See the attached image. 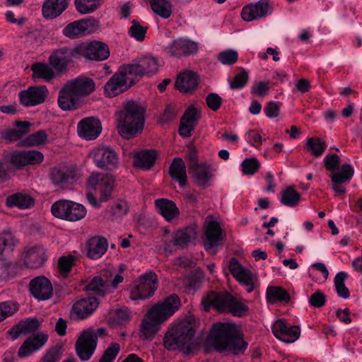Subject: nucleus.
<instances>
[{
    "label": "nucleus",
    "instance_id": "1",
    "mask_svg": "<svg viewBox=\"0 0 362 362\" xmlns=\"http://www.w3.org/2000/svg\"><path fill=\"white\" fill-rule=\"evenodd\" d=\"M206 346L218 352L228 351L238 355L244 352L247 344L238 337V330L235 325L217 322L212 325L206 339Z\"/></svg>",
    "mask_w": 362,
    "mask_h": 362
},
{
    "label": "nucleus",
    "instance_id": "2",
    "mask_svg": "<svg viewBox=\"0 0 362 362\" xmlns=\"http://www.w3.org/2000/svg\"><path fill=\"white\" fill-rule=\"evenodd\" d=\"M180 306L179 297L172 294L163 302L156 303L147 311L141 325V332L145 339L153 337L160 326L173 315Z\"/></svg>",
    "mask_w": 362,
    "mask_h": 362
},
{
    "label": "nucleus",
    "instance_id": "3",
    "mask_svg": "<svg viewBox=\"0 0 362 362\" xmlns=\"http://www.w3.org/2000/svg\"><path fill=\"white\" fill-rule=\"evenodd\" d=\"M145 109L138 103L130 100L117 112V130L124 139H129L141 133L144 127Z\"/></svg>",
    "mask_w": 362,
    "mask_h": 362
},
{
    "label": "nucleus",
    "instance_id": "4",
    "mask_svg": "<svg viewBox=\"0 0 362 362\" xmlns=\"http://www.w3.org/2000/svg\"><path fill=\"white\" fill-rule=\"evenodd\" d=\"M194 333L189 321H181L167 332L163 339L164 346L168 350H179L188 354L196 348Z\"/></svg>",
    "mask_w": 362,
    "mask_h": 362
},
{
    "label": "nucleus",
    "instance_id": "5",
    "mask_svg": "<svg viewBox=\"0 0 362 362\" xmlns=\"http://www.w3.org/2000/svg\"><path fill=\"white\" fill-rule=\"evenodd\" d=\"M202 304L205 311H209L213 307L219 313H230L238 317L243 316L247 311V307L245 304L228 293L211 292L203 298Z\"/></svg>",
    "mask_w": 362,
    "mask_h": 362
},
{
    "label": "nucleus",
    "instance_id": "6",
    "mask_svg": "<svg viewBox=\"0 0 362 362\" xmlns=\"http://www.w3.org/2000/svg\"><path fill=\"white\" fill-rule=\"evenodd\" d=\"M115 182V180L112 175L92 173L88 177V185L99 191L100 199L98 200L93 194L88 193L87 194L88 202L94 207H99L100 202L108 201L112 197Z\"/></svg>",
    "mask_w": 362,
    "mask_h": 362
},
{
    "label": "nucleus",
    "instance_id": "7",
    "mask_svg": "<svg viewBox=\"0 0 362 362\" xmlns=\"http://www.w3.org/2000/svg\"><path fill=\"white\" fill-rule=\"evenodd\" d=\"M136 82L124 64L110 78L104 86L106 97L114 98L129 89Z\"/></svg>",
    "mask_w": 362,
    "mask_h": 362
},
{
    "label": "nucleus",
    "instance_id": "8",
    "mask_svg": "<svg viewBox=\"0 0 362 362\" xmlns=\"http://www.w3.org/2000/svg\"><path fill=\"white\" fill-rule=\"evenodd\" d=\"M158 286V278L150 272L139 277L129 287V298L132 300H144L153 296Z\"/></svg>",
    "mask_w": 362,
    "mask_h": 362
},
{
    "label": "nucleus",
    "instance_id": "9",
    "mask_svg": "<svg viewBox=\"0 0 362 362\" xmlns=\"http://www.w3.org/2000/svg\"><path fill=\"white\" fill-rule=\"evenodd\" d=\"M197 232L192 228H186L177 230L170 236L168 230L164 231L163 243V251L166 256L170 255L175 248L183 249L196 239Z\"/></svg>",
    "mask_w": 362,
    "mask_h": 362
},
{
    "label": "nucleus",
    "instance_id": "10",
    "mask_svg": "<svg viewBox=\"0 0 362 362\" xmlns=\"http://www.w3.org/2000/svg\"><path fill=\"white\" fill-rule=\"evenodd\" d=\"M51 211L54 216L69 221H79L86 214V209L82 204L69 200L54 202Z\"/></svg>",
    "mask_w": 362,
    "mask_h": 362
},
{
    "label": "nucleus",
    "instance_id": "11",
    "mask_svg": "<svg viewBox=\"0 0 362 362\" xmlns=\"http://www.w3.org/2000/svg\"><path fill=\"white\" fill-rule=\"evenodd\" d=\"M228 269L233 276L245 288L247 293H252L259 286L257 275L242 266L236 258L230 259Z\"/></svg>",
    "mask_w": 362,
    "mask_h": 362
},
{
    "label": "nucleus",
    "instance_id": "12",
    "mask_svg": "<svg viewBox=\"0 0 362 362\" xmlns=\"http://www.w3.org/2000/svg\"><path fill=\"white\" fill-rule=\"evenodd\" d=\"M98 343L97 334L93 329H86L81 332L76 342V351L83 361L89 360L94 354Z\"/></svg>",
    "mask_w": 362,
    "mask_h": 362
},
{
    "label": "nucleus",
    "instance_id": "13",
    "mask_svg": "<svg viewBox=\"0 0 362 362\" xmlns=\"http://www.w3.org/2000/svg\"><path fill=\"white\" fill-rule=\"evenodd\" d=\"M77 49V46L73 48L64 47L56 49L49 57L48 61L50 66L57 72H64L73 59H79V53Z\"/></svg>",
    "mask_w": 362,
    "mask_h": 362
},
{
    "label": "nucleus",
    "instance_id": "14",
    "mask_svg": "<svg viewBox=\"0 0 362 362\" xmlns=\"http://www.w3.org/2000/svg\"><path fill=\"white\" fill-rule=\"evenodd\" d=\"M124 65L131 72V75L135 82L145 75L151 76L155 74L158 70V60L152 56L144 57L132 64Z\"/></svg>",
    "mask_w": 362,
    "mask_h": 362
},
{
    "label": "nucleus",
    "instance_id": "15",
    "mask_svg": "<svg viewBox=\"0 0 362 362\" xmlns=\"http://www.w3.org/2000/svg\"><path fill=\"white\" fill-rule=\"evenodd\" d=\"M91 154L95 165L102 169L112 170L118 165V155L111 147L102 146L94 148Z\"/></svg>",
    "mask_w": 362,
    "mask_h": 362
},
{
    "label": "nucleus",
    "instance_id": "16",
    "mask_svg": "<svg viewBox=\"0 0 362 362\" xmlns=\"http://www.w3.org/2000/svg\"><path fill=\"white\" fill-rule=\"evenodd\" d=\"M79 59L84 57L89 60L103 61L110 56L107 45L99 41L81 43L77 45Z\"/></svg>",
    "mask_w": 362,
    "mask_h": 362
},
{
    "label": "nucleus",
    "instance_id": "17",
    "mask_svg": "<svg viewBox=\"0 0 362 362\" xmlns=\"http://www.w3.org/2000/svg\"><path fill=\"white\" fill-rule=\"evenodd\" d=\"M111 276V271L109 269H103L100 273L94 276L86 286V290L92 295L99 297H103L107 293L111 292V285L110 283V277Z\"/></svg>",
    "mask_w": 362,
    "mask_h": 362
},
{
    "label": "nucleus",
    "instance_id": "18",
    "mask_svg": "<svg viewBox=\"0 0 362 362\" xmlns=\"http://www.w3.org/2000/svg\"><path fill=\"white\" fill-rule=\"evenodd\" d=\"M23 263L28 269L41 267L48 259L47 250L42 245L27 247L23 252Z\"/></svg>",
    "mask_w": 362,
    "mask_h": 362
},
{
    "label": "nucleus",
    "instance_id": "19",
    "mask_svg": "<svg viewBox=\"0 0 362 362\" xmlns=\"http://www.w3.org/2000/svg\"><path fill=\"white\" fill-rule=\"evenodd\" d=\"M167 54L173 57H181L192 54L197 51V44L187 39L180 37L164 48Z\"/></svg>",
    "mask_w": 362,
    "mask_h": 362
},
{
    "label": "nucleus",
    "instance_id": "20",
    "mask_svg": "<svg viewBox=\"0 0 362 362\" xmlns=\"http://www.w3.org/2000/svg\"><path fill=\"white\" fill-rule=\"evenodd\" d=\"M98 26V21L93 18L82 19L69 23L63 29L62 33L69 38L74 39L86 33L92 32Z\"/></svg>",
    "mask_w": 362,
    "mask_h": 362
},
{
    "label": "nucleus",
    "instance_id": "21",
    "mask_svg": "<svg viewBox=\"0 0 362 362\" xmlns=\"http://www.w3.org/2000/svg\"><path fill=\"white\" fill-rule=\"evenodd\" d=\"M47 93L45 86H31L19 93V99L23 106H35L45 101Z\"/></svg>",
    "mask_w": 362,
    "mask_h": 362
},
{
    "label": "nucleus",
    "instance_id": "22",
    "mask_svg": "<svg viewBox=\"0 0 362 362\" xmlns=\"http://www.w3.org/2000/svg\"><path fill=\"white\" fill-rule=\"evenodd\" d=\"M206 240L204 243L206 251L218 246L222 240V230L219 223L211 216H208L204 223Z\"/></svg>",
    "mask_w": 362,
    "mask_h": 362
},
{
    "label": "nucleus",
    "instance_id": "23",
    "mask_svg": "<svg viewBox=\"0 0 362 362\" xmlns=\"http://www.w3.org/2000/svg\"><path fill=\"white\" fill-rule=\"evenodd\" d=\"M31 295L39 300L49 299L53 294L51 281L45 276H39L33 279L29 284Z\"/></svg>",
    "mask_w": 362,
    "mask_h": 362
},
{
    "label": "nucleus",
    "instance_id": "24",
    "mask_svg": "<svg viewBox=\"0 0 362 362\" xmlns=\"http://www.w3.org/2000/svg\"><path fill=\"white\" fill-rule=\"evenodd\" d=\"M272 332L279 339L291 343L298 339L300 329L298 326H290L285 320H279L273 325Z\"/></svg>",
    "mask_w": 362,
    "mask_h": 362
},
{
    "label": "nucleus",
    "instance_id": "25",
    "mask_svg": "<svg viewBox=\"0 0 362 362\" xmlns=\"http://www.w3.org/2000/svg\"><path fill=\"white\" fill-rule=\"evenodd\" d=\"M76 173L66 166H56L50 170L49 179L60 189H67L74 183Z\"/></svg>",
    "mask_w": 362,
    "mask_h": 362
},
{
    "label": "nucleus",
    "instance_id": "26",
    "mask_svg": "<svg viewBox=\"0 0 362 362\" xmlns=\"http://www.w3.org/2000/svg\"><path fill=\"white\" fill-rule=\"evenodd\" d=\"M102 130L101 123L95 117H90L81 119L77 126V132L80 137L86 140L96 139Z\"/></svg>",
    "mask_w": 362,
    "mask_h": 362
},
{
    "label": "nucleus",
    "instance_id": "27",
    "mask_svg": "<svg viewBox=\"0 0 362 362\" xmlns=\"http://www.w3.org/2000/svg\"><path fill=\"white\" fill-rule=\"evenodd\" d=\"M57 103L61 110L73 111L81 106L82 100L65 83L59 91Z\"/></svg>",
    "mask_w": 362,
    "mask_h": 362
},
{
    "label": "nucleus",
    "instance_id": "28",
    "mask_svg": "<svg viewBox=\"0 0 362 362\" xmlns=\"http://www.w3.org/2000/svg\"><path fill=\"white\" fill-rule=\"evenodd\" d=\"M69 87L73 90L74 95H77L82 99L92 93L95 88L94 81L84 76H78L66 82Z\"/></svg>",
    "mask_w": 362,
    "mask_h": 362
},
{
    "label": "nucleus",
    "instance_id": "29",
    "mask_svg": "<svg viewBox=\"0 0 362 362\" xmlns=\"http://www.w3.org/2000/svg\"><path fill=\"white\" fill-rule=\"evenodd\" d=\"M199 119V112L194 107H188L180 119L179 133L185 138L189 137Z\"/></svg>",
    "mask_w": 362,
    "mask_h": 362
},
{
    "label": "nucleus",
    "instance_id": "30",
    "mask_svg": "<svg viewBox=\"0 0 362 362\" xmlns=\"http://www.w3.org/2000/svg\"><path fill=\"white\" fill-rule=\"evenodd\" d=\"M270 7L267 0H260L255 4H249L243 8L241 16L245 21H252L266 16Z\"/></svg>",
    "mask_w": 362,
    "mask_h": 362
},
{
    "label": "nucleus",
    "instance_id": "31",
    "mask_svg": "<svg viewBox=\"0 0 362 362\" xmlns=\"http://www.w3.org/2000/svg\"><path fill=\"white\" fill-rule=\"evenodd\" d=\"M108 242L105 238L91 237L86 244V255L91 259H98L106 252Z\"/></svg>",
    "mask_w": 362,
    "mask_h": 362
},
{
    "label": "nucleus",
    "instance_id": "32",
    "mask_svg": "<svg viewBox=\"0 0 362 362\" xmlns=\"http://www.w3.org/2000/svg\"><path fill=\"white\" fill-rule=\"evenodd\" d=\"M98 301L96 297L83 298L76 302L71 309V314L77 319H85L97 308Z\"/></svg>",
    "mask_w": 362,
    "mask_h": 362
},
{
    "label": "nucleus",
    "instance_id": "33",
    "mask_svg": "<svg viewBox=\"0 0 362 362\" xmlns=\"http://www.w3.org/2000/svg\"><path fill=\"white\" fill-rule=\"evenodd\" d=\"M47 341V336L43 333L31 335L24 341L18 350V356L25 358L42 348Z\"/></svg>",
    "mask_w": 362,
    "mask_h": 362
},
{
    "label": "nucleus",
    "instance_id": "34",
    "mask_svg": "<svg viewBox=\"0 0 362 362\" xmlns=\"http://www.w3.org/2000/svg\"><path fill=\"white\" fill-rule=\"evenodd\" d=\"M71 0H45L42 13L46 19H54L59 16L68 7Z\"/></svg>",
    "mask_w": 362,
    "mask_h": 362
},
{
    "label": "nucleus",
    "instance_id": "35",
    "mask_svg": "<svg viewBox=\"0 0 362 362\" xmlns=\"http://www.w3.org/2000/svg\"><path fill=\"white\" fill-rule=\"evenodd\" d=\"M354 173V170L351 165L344 164L339 172L331 175V180L335 184L332 187V189L340 195H344L346 194L345 187L338 184L350 180Z\"/></svg>",
    "mask_w": 362,
    "mask_h": 362
},
{
    "label": "nucleus",
    "instance_id": "36",
    "mask_svg": "<svg viewBox=\"0 0 362 362\" xmlns=\"http://www.w3.org/2000/svg\"><path fill=\"white\" fill-rule=\"evenodd\" d=\"M30 125L28 122H17L18 129L8 128L0 131V140L6 143L17 141L28 133Z\"/></svg>",
    "mask_w": 362,
    "mask_h": 362
},
{
    "label": "nucleus",
    "instance_id": "37",
    "mask_svg": "<svg viewBox=\"0 0 362 362\" xmlns=\"http://www.w3.org/2000/svg\"><path fill=\"white\" fill-rule=\"evenodd\" d=\"M198 85V76L192 71L181 74L176 79L175 88L181 92L186 93L194 90Z\"/></svg>",
    "mask_w": 362,
    "mask_h": 362
},
{
    "label": "nucleus",
    "instance_id": "38",
    "mask_svg": "<svg viewBox=\"0 0 362 362\" xmlns=\"http://www.w3.org/2000/svg\"><path fill=\"white\" fill-rule=\"evenodd\" d=\"M169 174L172 179L178 182L180 187H185L187 183L186 166L181 158H175L172 162Z\"/></svg>",
    "mask_w": 362,
    "mask_h": 362
},
{
    "label": "nucleus",
    "instance_id": "39",
    "mask_svg": "<svg viewBox=\"0 0 362 362\" xmlns=\"http://www.w3.org/2000/svg\"><path fill=\"white\" fill-rule=\"evenodd\" d=\"M40 326L39 321L35 318H28L21 321L16 327L9 330L13 339H17L21 334L36 331Z\"/></svg>",
    "mask_w": 362,
    "mask_h": 362
},
{
    "label": "nucleus",
    "instance_id": "40",
    "mask_svg": "<svg viewBox=\"0 0 362 362\" xmlns=\"http://www.w3.org/2000/svg\"><path fill=\"white\" fill-rule=\"evenodd\" d=\"M192 175L197 185L201 187H206L209 180L212 177V169L206 163H201L198 166L189 170Z\"/></svg>",
    "mask_w": 362,
    "mask_h": 362
},
{
    "label": "nucleus",
    "instance_id": "41",
    "mask_svg": "<svg viewBox=\"0 0 362 362\" xmlns=\"http://www.w3.org/2000/svg\"><path fill=\"white\" fill-rule=\"evenodd\" d=\"M155 204L160 214L168 221H172L179 215V209L173 201L160 199L155 201Z\"/></svg>",
    "mask_w": 362,
    "mask_h": 362
},
{
    "label": "nucleus",
    "instance_id": "42",
    "mask_svg": "<svg viewBox=\"0 0 362 362\" xmlns=\"http://www.w3.org/2000/svg\"><path fill=\"white\" fill-rule=\"evenodd\" d=\"M158 153L156 150L144 151L134 156V165L143 169H150L154 164Z\"/></svg>",
    "mask_w": 362,
    "mask_h": 362
},
{
    "label": "nucleus",
    "instance_id": "43",
    "mask_svg": "<svg viewBox=\"0 0 362 362\" xmlns=\"http://www.w3.org/2000/svg\"><path fill=\"white\" fill-rule=\"evenodd\" d=\"M31 70L33 71V78L35 82H37L38 79H43L49 82L54 77V69L50 64L35 63L32 65Z\"/></svg>",
    "mask_w": 362,
    "mask_h": 362
},
{
    "label": "nucleus",
    "instance_id": "44",
    "mask_svg": "<svg viewBox=\"0 0 362 362\" xmlns=\"http://www.w3.org/2000/svg\"><path fill=\"white\" fill-rule=\"evenodd\" d=\"M6 203L9 207L17 206L19 209H28L34 204L33 199L29 195L23 193L8 196Z\"/></svg>",
    "mask_w": 362,
    "mask_h": 362
},
{
    "label": "nucleus",
    "instance_id": "45",
    "mask_svg": "<svg viewBox=\"0 0 362 362\" xmlns=\"http://www.w3.org/2000/svg\"><path fill=\"white\" fill-rule=\"evenodd\" d=\"M18 243V240L11 232L0 234V259L11 254Z\"/></svg>",
    "mask_w": 362,
    "mask_h": 362
},
{
    "label": "nucleus",
    "instance_id": "46",
    "mask_svg": "<svg viewBox=\"0 0 362 362\" xmlns=\"http://www.w3.org/2000/svg\"><path fill=\"white\" fill-rule=\"evenodd\" d=\"M153 12L163 18H168L172 13V5L168 0H149Z\"/></svg>",
    "mask_w": 362,
    "mask_h": 362
},
{
    "label": "nucleus",
    "instance_id": "47",
    "mask_svg": "<svg viewBox=\"0 0 362 362\" xmlns=\"http://www.w3.org/2000/svg\"><path fill=\"white\" fill-rule=\"evenodd\" d=\"M267 298L272 303L276 301L288 303L290 300L289 293L283 288L278 286H270L267 290Z\"/></svg>",
    "mask_w": 362,
    "mask_h": 362
},
{
    "label": "nucleus",
    "instance_id": "48",
    "mask_svg": "<svg viewBox=\"0 0 362 362\" xmlns=\"http://www.w3.org/2000/svg\"><path fill=\"white\" fill-rule=\"evenodd\" d=\"M300 198V194L293 186H290L282 190L281 202L285 206L294 207L298 204Z\"/></svg>",
    "mask_w": 362,
    "mask_h": 362
},
{
    "label": "nucleus",
    "instance_id": "49",
    "mask_svg": "<svg viewBox=\"0 0 362 362\" xmlns=\"http://www.w3.org/2000/svg\"><path fill=\"white\" fill-rule=\"evenodd\" d=\"M47 141V134L45 130H40L30 134L21 144L23 146H35L46 144Z\"/></svg>",
    "mask_w": 362,
    "mask_h": 362
},
{
    "label": "nucleus",
    "instance_id": "50",
    "mask_svg": "<svg viewBox=\"0 0 362 362\" xmlns=\"http://www.w3.org/2000/svg\"><path fill=\"white\" fill-rule=\"evenodd\" d=\"M308 151L315 157H320L327 148L326 143L318 137L309 138L306 142Z\"/></svg>",
    "mask_w": 362,
    "mask_h": 362
},
{
    "label": "nucleus",
    "instance_id": "51",
    "mask_svg": "<svg viewBox=\"0 0 362 362\" xmlns=\"http://www.w3.org/2000/svg\"><path fill=\"white\" fill-rule=\"evenodd\" d=\"M100 5L101 0H75L76 9L81 14L92 13Z\"/></svg>",
    "mask_w": 362,
    "mask_h": 362
},
{
    "label": "nucleus",
    "instance_id": "52",
    "mask_svg": "<svg viewBox=\"0 0 362 362\" xmlns=\"http://www.w3.org/2000/svg\"><path fill=\"white\" fill-rule=\"evenodd\" d=\"M348 275L344 272L337 274L334 278V286L337 294L343 298H348L350 296L349 288L345 286V280Z\"/></svg>",
    "mask_w": 362,
    "mask_h": 362
},
{
    "label": "nucleus",
    "instance_id": "53",
    "mask_svg": "<svg viewBox=\"0 0 362 362\" xmlns=\"http://www.w3.org/2000/svg\"><path fill=\"white\" fill-rule=\"evenodd\" d=\"M18 310V305L12 300L0 303V322L13 315Z\"/></svg>",
    "mask_w": 362,
    "mask_h": 362
},
{
    "label": "nucleus",
    "instance_id": "54",
    "mask_svg": "<svg viewBox=\"0 0 362 362\" xmlns=\"http://www.w3.org/2000/svg\"><path fill=\"white\" fill-rule=\"evenodd\" d=\"M112 220H117L122 218L129 211V206L126 201L119 199L110 208Z\"/></svg>",
    "mask_w": 362,
    "mask_h": 362
},
{
    "label": "nucleus",
    "instance_id": "55",
    "mask_svg": "<svg viewBox=\"0 0 362 362\" xmlns=\"http://www.w3.org/2000/svg\"><path fill=\"white\" fill-rule=\"evenodd\" d=\"M148 28L141 25L136 20L132 21V26L128 30L129 35L139 42L144 40Z\"/></svg>",
    "mask_w": 362,
    "mask_h": 362
},
{
    "label": "nucleus",
    "instance_id": "56",
    "mask_svg": "<svg viewBox=\"0 0 362 362\" xmlns=\"http://www.w3.org/2000/svg\"><path fill=\"white\" fill-rule=\"evenodd\" d=\"M6 157L8 159V162L9 161L10 164L16 170H21L26 165V159L24 151H13Z\"/></svg>",
    "mask_w": 362,
    "mask_h": 362
},
{
    "label": "nucleus",
    "instance_id": "57",
    "mask_svg": "<svg viewBox=\"0 0 362 362\" xmlns=\"http://www.w3.org/2000/svg\"><path fill=\"white\" fill-rule=\"evenodd\" d=\"M203 274L201 272H191L186 276L183 283L186 287L190 289H196L202 282Z\"/></svg>",
    "mask_w": 362,
    "mask_h": 362
},
{
    "label": "nucleus",
    "instance_id": "58",
    "mask_svg": "<svg viewBox=\"0 0 362 362\" xmlns=\"http://www.w3.org/2000/svg\"><path fill=\"white\" fill-rule=\"evenodd\" d=\"M248 80V72L245 69H241V71L238 73L230 83V88L233 90L241 89L245 86Z\"/></svg>",
    "mask_w": 362,
    "mask_h": 362
},
{
    "label": "nucleus",
    "instance_id": "59",
    "mask_svg": "<svg viewBox=\"0 0 362 362\" xmlns=\"http://www.w3.org/2000/svg\"><path fill=\"white\" fill-rule=\"evenodd\" d=\"M260 163L256 158H246L242 163V170L245 175H254L260 168Z\"/></svg>",
    "mask_w": 362,
    "mask_h": 362
},
{
    "label": "nucleus",
    "instance_id": "60",
    "mask_svg": "<svg viewBox=\"0 0 362 362\" xmlns=\"http://www.w3.org/2000/svg\"><path fill=\"white\" fill-rule=\"evenodd\" d=\"M75 260L76 257L73 255L60 257L58 262L60 273L66 276L71 271Z\"/></svg>",
    "mask_w": 362,
    "mask_h": 362
},
{
    "label": "nucleus",
    "instance_id": "61",
    "mask_svg": "<svg viewBox=\"0 0 362 362\" xmlns=\"http://www.w3.org/2000/svg\"><path fill=\"white\" fill-rule=\"evenodd\" d=\"M238 57L236 51L228 49L220 52L218 59L223 64L231 65L237 62Z\"/></svg>",
    "mask_w": 362,
    "mask_h": 362
},
{
    "label": "nucleus",
    "instance_id": "62",
    "mask_svg": "<svg viewBox=\"0 0 362 362\" xmlns=\"http://www.w3.org/2000/svg\"><path fill=\"white\" fill-rule=\"evenodd\" d=\"M119 345L117 343L112 344L103 353L99 362H112L119 351Z\"/></svg>",
    "mask_w": 362,
    "mask_h": 362
},
{
    "label": "nucleus",
    "instance_id": "63",
    "mask_svg": "<svg viewBox=\"0 0 362 362\" xmlns=\"http://www.w3.org/2000/svg\"><path fill=\"white\" fill-rule=\"evenodd\" d=\"M24 151L26 159V165L39 164L43 161L44 155L40 151L28 150Z\"/></svg>",
    "mask_w": 362,
    "mask_h": 362
},
{
    "label": "nucleus",
    "instance_id": "64",
    "mask_svg": "<svg viewBox=\"0 0 362 362\" xmlns=\"http://www.w3.org/2000/svg\"><path fill=\"white\" fill-rule=\"evenodd\" d=\"M340 158L337 154H327L324 158V165L329 171H334L339 168Z\"/></svg>",
    "mask_w": 362,
    "mask_h": 362
}]
</instances>
